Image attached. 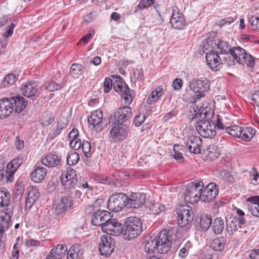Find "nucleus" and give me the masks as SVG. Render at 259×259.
Listing matches in <instances>:
<instances>
[{"label": "nucleus", "mask_w": 259, "mask_h": 259, "mask_svg": "<svg viewBox=\"0 0 259 259\" xmlns=\"http://www.w3.org/2000/svg\"><path fill=\"white\" fill-rule=\"evenodd\" d=\"M195 114L192 119L196 122L195 128L198 134L205 138H213L216 135L215 126L214 123H211L212 120L207 117V112L202 108L198 111L194 110Z\"/></svg>", "instance_id": "1"}, {"label": "nucleus", "mask_w": 259, "mask_h": 259, "mask_svg": "<svg viewBox=\"0 0 259 259\" xmlns=\"http://www.w3.org/2000/svg\"><path fill=\"white\" fill-rule=\"evenodd\" d=\"M112 87L116 92L120 94L125 104L129 105L132 102L134 97L132 96V91L128 85L122 81V78L119 76L113 82L110 78L106 77L103 84L104 92L108 93Z\"/></svg>", "instance_id": "2"}, {"label": "nucleus", "mask_w": 259, "mask_h": 259, "mask_svg": "<svg viewBox=\"0 0 259 259\" xmlns=\"http://www.w3.org/2000/svg\"><path fill=\"white\" fill-rule=\"evenodd\" d=\"M229 53L233 57V60H231L229 56L228 58L223 57L224 62L228 66L235 65V62L241 64L246 63L248 66L250 67L253 66L254 64L253 57L250 55L247 54L245 50L239 47L232 48L231 49Z\"/></svg>", "instance_id": "3"}, {"label": "nucleus", "mask_w": 259, "mask_h": 259, "mask_svg": "<svg viewBox=\"0 0 259 259\" xmlns=\"http://www.w3.org/2000/svg\"><path fill=\"white\" fill-rule=\"evenodd\" d=\"M125 239L131 240L137 238L142 233L143 226L141 220L137 217H130L126 219L124 223Z\"/></svg>", "instance_id": "4"}, {"label": "nucleus", "mask_w": 259, "mask_h": 259, "mask_svg": "<svg viewBox=\"0 0 259 259\" xmlns=\"http://www.w3.org/2000/svg\"><path fill=\"white\" fill-rule=\"evenodd\" d=\"M175 235L174 229H163L155 237L157 251L164 254L167 253L171 246V241Z\"/></svg>", "instance_id": "5"}, {"label": "nucleus", "mask_w": 259, "mask_h": 259, "mask_svg": "<svg viewBox=\"0 0 259 259\" xmlns=\"http://www.w3.org/2000/svg\"><path fill=\"white\" fill-rule=\"evenodd\" d=\"M201 189H202V181H195L189 184L184 194L185 201L195 204L201 201Z\"/></svg>", "instance_id": "6"}, {"label": "nucleus", "mask_w": 259, "mask_h": 259, "mask_svg": "<svg viewBox=\"0 0 259 259\" xmlns=\"http://www.w3.org/2000/svg\"><path fill=\"white\" fill-rule=\"evenodd\" d=\"M178 225L182 228H189L194 219V214L188 205H183L177 208Z\"/></svg>", "instance_id": "7"}, {"label": "nucleus", "mask_w": 259, "mask_h": 259, "mask_svg": "<svg viewBox=\"0 0 259 259\" xmlns=\"http://www.w3.org/2000/svg\"><path fill=\"white\" fill-rule=\"evenodd\" d=\"M127 196L123 193H115L108 200V208L112 211L119 212L126 206Z\"/></svg>", "instance_id": "8"}, {"label": "nucleus", "mask_w": 259, "mask_h": 259, "mask_svg": "<svg viewBox=\"0 0 259 259\" xmlns=\"http://www.w3.org/2000/svg\"><path fill=\"white\" fill-rule=\"evenodd\" d=\"M226 230L230 235H232L235 231H238L239 232L245 233L247 232L246 230L242 225L245 224V220L242 218L237 219L235 216L231 213H229L226 217Z\"/></svg>", "instance_id": "9"}, {"label": "nucleus", "mask_w": 259, "mask_h": 259, "mask_svg": "<svg viewBox=\"0 0 259 259\" xmlns=\"http://www.w3.org/2000/svg\"><path fill=\"white\" fill-rule=\"evenodd\" d=\"M131 108L129 106H125L119 108L117 112H115L113 115H111L109 118V124L118 123V124H123L131 116Z\"/></svg>", "instance_id": "10"}, {"label": "nucleus", "mask_w": 259, "mask_h": 259, "mask_svg": "<svg viewBox=\"0 0 259 259\" xmlns=\"http://www.w3.org/2000/svg\"><path fill=\"white\" fill-rule=\"evenodd\" d=\"M61 181L65 189L71 191L74 189L77 183L75 170L71 168H67L66 170L63 171Z\"/></svg>", "instance_id": "11"}, {"label": "nucleus", "mask_w": 259, "mask_h": 259, "mask_svg": "<svg viewBox=\"0 0 259 259\" xmlns=\"http://www.w3.org/2000/svg\"><path fill=\"white\" fill-rule=\"evenodd\" d=\"M219 191L217 188V185L213 183H211L204 187L202 182V189H201V201L204 202H209L213 200L218 195Z\"/></svg>", "instance_id": "12"}, {"label": "nucleus", "mask_w": 259, "mask_h": 259, "mask_svg": "<svg viewBox=\"0 0 259 259\" xmlns=\"http://www.w3.org/2000/svg\"><path fill=\"white\" fill-rule=\"evenodd\" d=\"M114 241L109 235H104L100 237L99 250L104 256H109L114 249Z\"/></svg>", "instance_id": "13"}, {"label": "nucleus", "mask_w": 259, "mask_h": 259, "mask_svg": "<svg viewBox=\"0 0 259 259\" xmlns=\"http://www.w3.org/2000/svg\"><path fill=\"white\" fill-rule=\"evenodd\" d=\"M102 230L107 234L117 236L123 233V227L117 220L111 218L102 226Z\"/></svg>", "instance_id": "14"}, {"label": "nucleus", "mask_w": 259, "mask_h": 259, "mask_svg": "<svg viewBox=\"0 0 259 259\" xmlns=\"http://www.w3.org/2000/svg\"><path fill=\"white\" fill-rule=\"evenodd\" d=\"M21 93L25 97L34 100L39 95L37 85L34 81H28L22 83L20 88Z\"/></svg>", "instance_id": "15"}, {"label": "nucleus", "mask_w": 259, "mask_h": 259, "mask_svg": "<svg viewBox=\"0 0 259 259\" xmlns=\"http://www.w3.org/2000/svg\"><path fill=\"white\" fill-rule=\"evenodd\" d=\"M112 215L109 211L103 210H97L93 212L92 218L91 223L95 226H101L106 224V222L109 220Z\"/></svg>", "instance_id": "16"}, {"label": "nucleus", "mask_w": 259, "mask_h": 259, "mask_svg": "<svg viewBox=\"0 0 259 259\" xmlns=\"http://www.w3.org/2000/svg\"><path fill=\"white\" fill-rule=\"evenodd\" d=\"M205 58L207 65L212 70L216 71L222 67V58L215 51L207 53Z\"/></svg>", "instance_id": "17"}, {"label": "nucleus", "mask_w": 259, "mask_h": 259, "mask_svg": "<svg viewBox=\"0 0 259 259\" xmlns=\"http://www.w3.org/2000/svg\"><path fill=\"white\" fill-rule=\"evenodd\" d=\"M170 23L173 28L179 30L183 29L186 26L185 18L176 7L172 9Z\"/></svg>", "instance_id": "18"}, {"label": "nucleus", "mask_w": 259, "mask_h": 259, "mask_svg": "<svg viewBox=\"0 0 259 259\" xmlns=\"http://www.w3.org/2000/svg\"><path fill=\"white\" fill-rule=\"evenodd\" d=\"M202 145V140L199 136H190L185 142V145L189 151L194 154L200 153Z\"/></svg>", "instance_id": "19"}, {"label": "nucleus", "mask_w": 259, "mask_h": 259, "mask_svg": "<svg viewBox=\"0 0 259 259\" xmlns=\"http://www.w3.org/2000/svg\"><path fill=\"white\" fill-rule=\"evenodd\" d=\"M110 131L112 138L115 141H119L124 139L127 135L128 127L125 124H114Z\"/></svg>", "instance_id": "20"}, {"label": "nucleus", "mask_w": 259, "mask_h": 259, "mask_svg": "<svg viewBox=\"0 0 259 259\" xmlns=\"http://www.w3.org/2000/svg\"><path fill=\"white\" fill-rule=\"evenodd\" d=\"M146 200V196L142 193H134L127 197L126 207L138 208L142 206Z\"/></svg>", "instance_id": "21"}, {"label": "nucleus", "mask_w": 259, "mask_h": 259, "mask_svg": "<svg viewBox=\"0 0 259 259\" xmlns=\"http://www.w3.org/2000/svg\"><path fill=\"white\" fill-rule=\"evenodd\" d=\"M13 102L8 98L0 100V119L9 116L14 110Z\"/></svg>", "instance_id": "22"}, {"label": "nucleus", "mask_w": 259, "mask_h": 259, "mask_svg": "<svg viewBox=\"0 0 259 259\" xmlns=\"http://www.w3.org/2000/svg\"><path fill=\"white\" fill-rule=\"evenodd\" d=\"M190 89L195 93H204L209 89V85L206 81L194 78L189 82Z\"/></svg>", "instance_id": "23"}, {"label": "nucleus", "mask_w": 259, "mask_h": 259, "mask_svg": "<svg viewBox=\"0 0 259 259\" xmlns=\"http://www.w3.org/2000/svg\"><path fill=\"white\" fill-rule=\"evenodd\" d=\"M61 157L55 152H49L41 159L42 163L48 167H57L61 164Z\"/></svg>", "instance_id": "24"}, {"label": "nucleus", "mask_w": 259, "mask_h": 259, "mask_svg": "<svg viewBox=\"0 0 259 259\" xmlns=\"http://www.w3.org/2000/svg\"><path fill=\"white\" fill-rule=\"evenodd\" d=\"M73 201L69 197H63L56 203L55 212L57 215L63 213L67 209H71Z\"/></svg>", "instance_id": "25"}, {"label": "nucleus", "mask_w": 259, "mask_h": 259, "mask_svg": "<svg viewBox=\"0 0 259 259\" xmlns=\"http://www.w3.org/2000/svg\"><path fill=\"white\" fill-rule=\"evenodd\" d=\"M17 169V167H15L13 162L11 161L8 164L5 171L4 169L0 170L1 180L6 182H12L13 180V175Z\"/></svg>", "instance_id": "26"}, {"label": "nucleus", "mask_w": 259, "mask_h": 259, "mask_svg": "<svg viewBox=\"0 0 259 259\" xmlns=\"http://www.w3.org/2000/svg\"><path fill=\"white\" fill-rule=\"evenodd\" d=\"M211 45L212 49L218 50L215 51L218 54L229 56L228 52H230L231 48L225 41L215 39L214 40V42H211Z\"/></svg>", "instance_id": "27"}, {"label": "nucleus", "mask_w": 259, "mask_h": 259, "mask_svg": "<svg viewBox=\"0 0 259 259\" xmlns=\"http://www.w3.org/2000/svg\"><path fill=\"white\" fill-rule=\"evenodd\" d=\"M27 192L28 194L25 202V207L26 209H29L37 200L39 194L38 190L33 187H29Z\"/></svg>", "instance_id": "28"}, {"label": "nucleus", "mask_w": 259, "mask_h": 259, "mask_svg": "<svg viewBox=\"0 0 259 259\" xmlns=\"http://www.w3.org/2000/svg\"><path fill=\"white\" fill-rule=\"evenodd\" d=\"M83 250L78 244L71 246L67 252V259H82Z\"/></svg>", "instance_id": "29"}, {"label": "nucleus", "mask_w": 259, "mask_h": 259, "mask_svg": "<svg viewBox=\"0 0 259 259\" xmlns=\"http://www.w3.org/2000/svg\"><path fill=\"white\" fill-rule=\"evenodd\" d=\"M47 175V169L41 166H36L34 170L31 173L30 177L32 181L35 183L41 182Z\"/></svg>", "instance_id": "30"}, {"label": "nucleus", "mask_w": 259, "mask_h": 259, "mask_svg": "<svg viewBox=\"0 0 259 259\" xmlns=\"http://www.w3.org/2000/svg\"><path fill=\"white\" fill-rule=\"evenodd\" d=\"M10 100L15 104V112L20 113L26 107L27 105V101L21 96H18L11 98Z\"/></svg>", "instance_id": "31"}, {"label": "nucleus", "mask_w": 259, "mask_h": 259, "mask_svg": "<svg viewBox=\"0 0 259 259\" xmlns=\"http://www.w3.org/2000/svg\"><path fill=\"white\" fill-rule=\"evenodd\" d=\"M248 200L251 202L248 205L249 211L254 216L259 217V196L249 197Z\"/></svg>", "instance_id": "32"}, {"label": "nucleus", "mask_w": 259, "mask_h": 259, "mask_svg": "<svg viewBox=\"0 0 259 259\" xmlns=\"http://www.w3.org/2000/svg\"><path fill=\"white\" fill-rule=\"evenodd\" d=\"M11 215L4 211L0 212V235L7 230L11 223Z\"/></svg>", "instance_id": "33"}, {"label": "nucleus", "mask_w": 259, "mask_h": 259, "mask_svg": "<svg viewBox=\"0 0 259 259\" xmlns=\"http://www.w3.org/2000/svg\"><path fill=\"white\" fill-rule=\"evenodd\" d=\"M256 130L251 127H242L239 138L245 141H250L255 134Z\"/></svg>", "instance_id": "34"}, {"label": "nucleus", "mask_w": 259, "mask_h": 259, "mask_svg": "<svg viewBox=\"0 0 259 259\" xmlns=\"http://www.w3.org/2000/svg\"><path fill=\"white\" fill-rule=\"evenodd\" d=\"M103 119V113L100 110H96L92 112L88 117V122L94 126L100 123Z\"/></svg>", "instance_id": "35"}, {"label": "nucleus", "mask_w": 259, "mask_h": 259, "mask_svg": "<svg viewBox=\"0 0 259 259\" xmlns=\"http://www.w3.org/2000/svg\"><path fill=\"white\" fill-rule=\"evenodd\" d=\"M144 250L148 253H153L157 251L155 237H150L145 239Z\"/></svg>", "instance_id": "36"}, {"label": "nucleus", "mask_w": 259, "mask_h": 259, "mask_svg": "<svg viewBox=\"0 0 259 259\" xmlns=\"http://www.w3.org/2000/svg\"><path fill=\"white\" fill-rule=\"evenodd\" d=\"M67 250V247L65 245L58 244L51 249L50 253L51 255L62 259V257L64 256Z\"/></svg>", "instance_id": "37"}, {"label": "nucleus", "mask_w": 259, "mask_h": 259, "mask_svg": "<svg viewBox=\"0 0 259 259\" xmlns=\"http://www.w3.org/2000/svg\"><path fill=\"white\" fill-rule=\"evenodd\" d=\"M67 250V247L65 245L58 244L51 249L50 253L51 255L62 259V257L64 256Z\"/></svg>", "instance_id": "38"}, {"label": "nucleus", "mask_w": 259, "mask_h": 259, "mask_svg": "<svg viewBox=\"0 0 259 259\" xmlns=\"http://www.w3.org/2000/svg\"><path fill=\"white\" fill-rule=\"evenodd\" d=\"M224 222L221 218L215 219L212 223V230L214 233L220 234L224 229Z\"/></svg>", "instance_id": "39"}, {"label": "nucleus", "mask_w": 259, "mask_h": 259, "mask_svg": "<svg viewBox=\"0 0 259 259\" xmlns=\"http://www.w3.org/2000/svg\"><path fill=\"white\" fill-rule=\"evenodd\" d=\"M212 223L211 216L207 214H203L200 219V227L203 230H207Z\"/></svg>", "instance_id": "40"}, {"label": "nucleus", "mask_w": 259, "mask_h": 259, "mask_svg": "<svg viewBox=\"0 0 259 259\" xmlns=\"http://www.w3.org/2000/svg\"><path fill=\"white\" fill-rule=\"evenodd\" d=\"M10 199V194L6 189H0V206H7L9 205Z\"/></svg>", "instance_id": "41"}, {"label": "nucleus", "mask_w": 259, "mask_h": 259, "mask_svg": "<svg viewBox=\"0 0 259 259\" xmlns=\"http://www.w3.org/2000/svg\"><path fill=\"white\" fill-rule=\"evenodd\" d=\"M148 208L149 213L153 214H157L164 210L165 206L162 204L157 203L149 202L148 205Z\"/></svg>", "instance_id": "42"}, {"label": "nucleus", "mask_w": 259, "mask_h": 259, "mask_svg": "<svg viewBox=\"0 0 259 259\" xmlns=\"http://www.w3.org/2000/svg\"><path fill=\"white\" fill-rule=\"evenodd\" d=\"M83 67L79 64H73L70 69L71 75L75 78H78L80 75L83 74Z\"/></svg>", "instance_id": "43"}, {"label": "nucleus", "mask_w": 259, "mask_h": 259, "mask_svg": "<svg viewBox=\"0 0 259 259\" xmlns=\"http://www.w3.org/2000/svg\"><path fill=\"white\" fill-rule=\"evenodd\" d=\"M224 246V238L223 237L217 238L213 239L211 243V247L215 251L222 250Z\"/></svg>", "instance_id": "44"}, {"label": "nucleus", "mask_w": 259, "mask_h": 259, "mask_svg": "<svg viewBox=\"0 0 259 259\" xmlns=\"http://www.w3.org/2000/svg\"><path fill=\"white\" fill-rule=\"evenodd\" d=\"M54 120V117L50 112H46L42 114L40 122L44 126H48Z\"/></svg>", "instance_id": "45"}, {"label": "nucleus", "mask_w": 259, "mask_h": 259, "mask_svg": "<svg viewBox=\"0 0 259 259\" xmlns=\"http://www.w3.org/2000/svg\"><path fill=\"white\" fill-rule=\"evenodd\" d=\"M242 130V127H240L237 125H234L231 126H228L226 127V132L228 134L239 138L240 136V132Z\"/></svg>", "instance_id": "46"}, {"label": "nucleus", "mask_w": 259, "mask_h": 259, "mask_svg": "<svg viewBox=\"0 0 259 259\" xmlns=\"http://www.w3.org/2000/svg\"><path fill=\"white\" fill-rule=\"evenodd\" d=\"M79 159V155L76 152H69L67 156V164L69 165H74L77 163Z\"/></svg>", "instance_id": "47"}, {"label": "nucleus", "mask_w": 259, "mask_h": 259, "mask_svg": "<svg viewBox=\"0 0 259 259\" xmlns=\"http://www.w3.org/2000/svg\"><path fill=\"white\" fill-rule=\"evenodd\" d=\"M68 123L67 121H64L63 120H60L57 122L56 130L51 135L52 139L58 136L61 132V131L65 128Z\"/></svg>", "instance_id": "48"}, {"label": "nucleus", "mask_w": 259, "mask_h": 259, "mask_svg": "<svg viewBox=\"0 0 259 259\" xmlns=\"http://www.w3.org/2000/svg\"><path fill=\"white\" fill-rule=\"evenodd\" d=\"M16 76L13 73L7 74L4 78L3 82V87H7L13 84L16 80Z\"/></svg>", "instance_id": "49"}, {"label": "nucleus", "mask_w": 259, "mask_h": 259, "mask_svg": "<svg viewBox=\"0 0 259 259\" xmlns=\"http://www.w3.org/2000/svg\"><path fill=\"white\" fill-rule=\"evenodd\" d=\"M183 146L179 145H175L174 146L173 151L174 152V158L177 160H180L181 162L184 160L182 152L180 150H182Z\"/></svg>", "instance_id": "50"}, {"label": "nucleus", "mask_w": 259, "mask_h": 259, "mask_svg": "<svg viewBox=\"0 0 259 259\" xmlns=\"http://www.w3.org/2000/svg\"><path fill=\"white\" fill-rule=\"evenodd\" d=\"M155 0H140L138 6L136 7L134 13H137L138 9H146L153 5Z\"/></svg>", "instance_id": "51"}, {"label": "nucleus", "mask_w": 259, "mask_h": 259, "mask_svg": "<svg viewBox=\"0 0 259 259\" xmlns=\"http://www.w3.org/2000/svg\"><path fill=\"white\" fill-rule=\"evenodd\" d=\"M62 88V85L54 81H49L46 83V88L49 91L54 92L59 90Z\"/></svg>", "instance_id": "52"}, {"label": "nucleus", "mask_w": 259, "mask_h": 259, "mask_svg": "<svg viewBox=\"0 0 259 259\" xmlns=\"http://www.w3.org/2000/svg\"><path fill=\"white\" fill-rule=\"evenodd\" d=\"M146 118L145 113H139L134 118V123L136 126H140Z\"/></svg>", "instance_id": "53"}, {"label": "nucleus", "mask_w": 259, "mask_h": 259, "mask_svg": "<svg viewBox=\"0 0 259 259\" xmlns=\"http://www.w3.org/2000/svg\"><path fill=\"white\" fill-rule=\"evenodd\" d=\"M250 27L253 30L259 29V18L252 16L249 19Z\"/></svg>", "instance_id": "54"}, {"label": "nucleus", "mask_w": 259, "mask_h": 259, "mask_svg": "<svg viewBox=\"0 0 259 259\" xmlns=\"http://www.w3.org/2000/svg\"><path fill=\"white\" fill-rule=\"evenodd\" d=\"M94 33V30L93 29H89L88 33L80 39L79 42H78L77 45H79V44H80L81 42H83L84 44L88 43Z\"/></svg>", "instance_id": "55"}, {"label": "nucleus", "mask_w": 259, "mask_h": 259, "mask_svg": "<svg viewBox=\"0 0 259 259\" xmlns=\"http://www.w3.org/2000/svg\"><path fill=\"white\" fill-rule=\"evenodd\" d=\"M81 149L84 154L86 156H89L88 154H90L91 151V144L87 141H83L81 144Z\"/></svg>", "instance_id": "56"}, {"label": "nucleus", "mask_w": 259, "mask_h": 259, "mask_svg": "<svg viewBox=\"0 0 259 259\" xmlns=\"http://www.w3.org/2000/svg\"><path fill=\"white\" fill-rule=\"evenodd\" d=\"M15 197L16 198H20L24 192V185L22 183L17 185L15 188Z\"/></svg>", "instance_id": "57"}, {"label": "nucleus", "mask_w": 259, "mask_h": 259, "mask_svg": "<svg viewBox=\"0 0 259 259\" xmlns=\"http://www.w3.org/2000/svg\"><path fill=\"white\" fill-rule=\"evenodd\" d=\"M220 176L222 179L224 180L230 182H232L233 181V178L231 176L230 172L225 169L221 170L220 172Z\"/></svg>", "instance_id": "58"}, {"label": "nucleus", "mask_w": 259, "mask_h": 259, "mask_svg": "<svg viewBox=\"0 0 259 259\" xmlns=\"http://www.w3.org/2000/svg\"><path fill=\"white\" fill-rule=\"evenodd\" d=\"M15 27V25L14 23H11L7 28V31L3 34V36L5 39L11 36L13 33V29Z\"/></svg>", "instance_id": "59"}, {"label": "nucleus", "mask_w": 259, "mask_h": 259, "mask_svg": "<svg viewBox=\"0 0 259 259\" xmlns=\"http://www.w3.org/2000/svg\"><path fill=\"white\" fill-rule=\"evenodd\" d=\"M78 131L76 128H73L69 133L68 135V140L71 141H75L79 139L78 138Z\"/></svg>", "instance_id": "60"}, {"label": "nucleus", "mask_w": 259, "mask_h": 259, "mask_svg": "<svg viewBox=\"0 0 259 259\" xmlns=\"http://www.w3.org/2000/svg\"><path fill=\"white\" fill-rule=\"evenodd\" d=\"M82 142L80 139H77L75 141H71L70 146L74 150H78L81 147Z\"/></svg>", "instance_id": "61"}, {"label": "nucleus", "mask_w": 259, "mask_h": 259, "mask_svg": "<svg viewBox=\"0 0 259 259\" xmlns=\"http://www.w3.org/2000/svg\"><path fill=\"white\" fill-rule=\"evenodd\" d=\"M143 76V74L141 70L139 69H136L133 72L132 75V79L134 80V81L136 82L139 79H141Z\"/></svg>", "instance_id": "62"}, {"label": "nucleus", "mask_w": 259, "mask_h": 259, "mask_svg": "<svg viewBox=\"0 0 259 259\" xmlns=\"http://www.w3.org/2000/svg\"><path fill=\"white\" fill-rule=\"evenodd\" d=\"M183 82L181 78H176L172 82V87L175 90H180L182 87Z\"/></svg>", "instance_id": "63"}, {"label": "nucleus", "mask_w": 259, "mask_h": 259, "mask_svg": "<svg viewBox=\"0 0 259 259\" xmlns=\"http://www.w3.org/2000/svg\"><path fill=\"white\" fill-rule=\"evenodd\" d=\"M251 99L255 105L259 107V90L252 94Z\"/></svg>", "instance_id": "64"}]
</instances>
